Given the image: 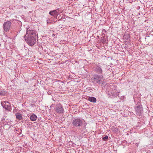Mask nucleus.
Returning a JSON list of instances; mask_svg holds the SVG:
<instances>
[{"label":"nucleus","mask_w":153,"mask_h":153,"mask_svg":"<svg viewBox=\"0 0 153 153\" xmlns=\"http://www.w3.org/2000/svg\"><path fill=\"white\" fill-rule=\"evenodd\" d=\"M27 29L26 34L24 38L25 41L28 45L32 46L36 42V38L37 36L36 35V31L34 30H28Z\"/></svg>","instance_id":"nucleus-1"},{"label":"nucleus","mask_w":153,"mask_h":153,"mask_svg":"<svg viewBox=\"0 0 153 153\" xmlns=\"http://www.w3.org/2000/svg\"><path fill=\"white\" fill-rule=\"evenodd\" d=\"M11 25V22L10 21L7 22L3 25L4 29L5 31H7L10 30Z\"/></svg>","instance_id":"nucleus-2"},{"label":"nucleus","mask_w":153,"mask_h":153,"mask_svg":"<svg viewBox=\"0 0 153 153\" xmlns=\"http://www.w3.org/2000/svg\"><path fill=\"white\" fill-rule=\"evenodd\" d=\"M102 78L100 76L97 75H95L94 77L93 78L92 80H94V82H96L98 83H100L102 82Z\"/></svg>","instance_id":"nucleus-3"},{"label":"nucleus","mask_w":153,"mask_h":153,"mask_svg":"<svg viewBox=\"0 0 153 153\" xmlns=\"http://www.w3.org/2000/svg\"><path fill=\"white\" fill-rule=\"evenodd\" d=\"M56 112L59 114L63 113L64 111L62 105L60 104L56 105Z\"/></svg>","instance_id":"nucleus-4"},{"label":"nucleus","mask_w":153,"mask_h":153,"mask_svg":"<svg viewBox=\"0 0 153 153\" xmlns=\"http://www.w3.org/2000/svg\"><path fill=\"white\" fill-rule=\"evenodd\" d=\"M82 124V121L79 119H76L74 120L73 122V125L78 126L81 125Z\"/></svg>","instance_id":"nucleus-5"},{"label":"nucleus","mask_w":153,"mask_h":153,"mask_svg":"<svg viewBox=\"0 0 153 153\" xmlns=\"http://www.w3.org/2000/svg\"><path fill=\"white\" fill-rule=\"evenodd\" d=\"M1 103L3 107L5 109H8L10 107V104L8 102L2 101L1 102Z\"/></svg>","instance_id":"nucleus-6"},{"label":"nucleus","mask_w":153,"mask_h":153,"mask_svg":"<svg viewBox=\"0 0 153 153\" xmlns=\"http://www.w3.org/2000/svg\"><path fill=\"white\" fill-rule=\"evenodd\" d=\"M95 71L97 73L101 74L102 73V70L100 67L97 66L95 68Z\"/></svg>","instance_id":"nucleus-7"},{"label":"nucleus","mask_w":153,"mask_h":153,"mask_svg":"<svg viewBox=\"0 0 153 153\" xmlns=\"http://www.w3.org/2000/svg\"><path fill=\"white\" fill-rule=\"evenodd\" d=\"M57 10L58 9L51 11L49 12V14L51 16H53L58 15L59 13L57 11Z\"/></svg>","instance_id":"nucleus-8"},{"label":"nucleus","mask_w":153,"mask_h":153,"mask_svg":"<svg viewBox=\"0 0 153 153\" xmlns=\"http://www.w3.org/2000/svg\"><path fill=\"white\" fill-rule=\"evenodd\" d=\"M88 100L93 102H96L97 101L96 98L93 97H89L88 98Z\"/></svg>","instance_id":"nucleus-9"},{"label":"nucleus","mask_w":153,"mask_h":153,"mask_svg":"<svg viewBox=\"0 0 153 153\" xmlns=\"http://www.w3.org/2000/svg\"><path fill=\"white\" fill-rule=\"evenodd\" d=\"M16 118L18 120H21L22 118V116L19 113H17L16 114Z\"/></svg>","instance_id":"nucleus-10"},{"label":"nucleus","mask_w":153,"mask_h":153,"mask_svg":"<svg viewBox=\"0 0 153 153\" xmlns=\"http://www.w3.org/2000/svg\"><path fill=\"white\" fill-rule=\"evenodd\" d=\"M37 118V116L35 115L32 114L30 116V119L31 120L34 121L36 120Z\"/></svg>","instance_id":"nucleus-11"},{"label":"nucleus","mask_w":153,"mask_h":153,"mask_svg":"<svg viewBox=\"0 0 153 153\" xmlns=\"http://www.w3.org/2000/svg\"><path fill=\"white\" fill-rule=\"evenodd\" d=\"M108 138V136H106L105 137H104L102 139L104 140H107Z\"/></svg>","instance_id":"nucleus-12"},{"label":"nucleus","mask_w":153,"mask_h":153,"mask_svg":"<svg viewBox=\"0 0 153 153\" xmlns=\"http://www.w3.org/2000/svg\"><path fill=\"white\" fill-rule=\"evenodd\" d=\"M3 93V91H0V95H2Z\"/></svg>","instance_id":"nucleus-13"}]
</instances>
